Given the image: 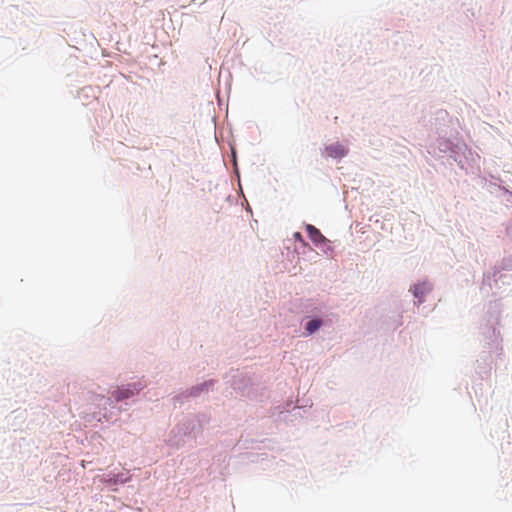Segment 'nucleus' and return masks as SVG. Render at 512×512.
Instances as JSON below:
<instances>
[{"label": "nucleus", "instance_id": "7ed1b4c3", "mask_svg": "<svg viewBox=\"0 0 512 512\" xmlns=\"http://www.w3.org/2000/svg\"><path fill=\"white\" fill-rule=\"evenodd\" d=\"M430 290V286L427 283H419L416 284L413 288V294L415 298L419 299V302H422L424 295Z\"/></svg>", "mask_w": 512, "mask_h": 512}, {"label": "nucleus", "instance_id": "39448f33", "mask_svg": "<svg viewBox=\"0 0 512 512\" xmlns=\"http://www.w3.org/2000/svg\"><path fill=\"white\" fill-rule=\"evenodd\" d=\"M113 395L116 401H121L123 399L131 397L133 395V392L129 389H117Z\"/></svg>", "mask_w": 512, "mask_h": 512}, {"label": "nucleus", "instance_id": "423d86ee", "mask_svg": "<svg viewBox=\"0 0 512 512\" xmlns=\"http://www.w3.org/2000/svg\"><path fill=\"white\" fill-rule=\"evenodd\" d=\"M293 237H294V239H295L296 241H299V242H300V243H302L303 245H307V244L305 243V241H304V239H303V237H302V235H301V233H300V232H295V233L293 234Z\"/></svg>", "mask_w": 512, "mask_h": 512}, {"label": "nucleus", "instance_id": "f257e3e1", "mask_svg": "<svg viewBox=\"0 0 512 512\" xmlns=\"http://www.w3.org/2000/svg\"><path fill=\"white\" fill-rule=\"evenodd\" d=\"M327 155L332 158H341L344 157L347 153L346 148L339 143H335L332 145H329L325 148Z\"/></svg>", "mask_w": 512, "mask_h": 512}, {"label": "nucleus", "instance_id": "20e7f679", "mask_svg": "<svg viewBox=\"0 0 512 512\" xmlns=\"http://www.w3.org/2000/svg\"><path fill=\"white\" fill-rule=\"evenodd\" d=\"M322 325V321L320 319H313L307 322L305 330L307 334H312L316 332Z\"/></svg>", "mask_w": 512, "mask_h": 512}, {"label": "nucleus", "instance_id": "f03ea898", "mask_svg": "<svg viewBox=\"0 0 512 512\" xmlns=\"http://www.w3.org/2000/svg\"><path fill=\"white\" fill-rule=\"evenodd\" d=\"M306 231L308 233L310 240L314 244L318 245V244L324 243L326 241V238L322 235V233L313 225L307 224Z\"/></svg>", "mask_w": 512, "mask_h": 512}]
</instances>
